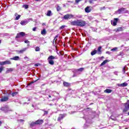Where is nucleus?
Wrapping results in <instances>:
<instances>
[{
	"label": "nucleus",
	"mask_w": 129,
	"mask_h": 129,
	"mask_svg": "<svg viewBox=\"0 0 129 129\" xmlns=\"http://www.w3.org/2000/svg\"><path fill=\"white\" fill-rule=\"evenodd\" d=\"M32 107H34V105H32Z\"/></svg>",
	"instance_id": "63"
},
{
	"label": "nucleus",
	"mask_w": 129,
	"mask_h": 129,
	"mask_svg": "<svg viewBox=\"0 0 129 129\" xmlns=\"http://www.w3.org/2000/svg\"><path fill=\"white\" fill-rule=\"evenodd\" d=\"M48 97H49V98H51V97H52V96H51V95H48Z\"/></svg>",
	"instance_id": "55"
},
{
	"label": "nucleus",
	"mask_w": 129,
	"mask_h": 129,
	"mask_svg": "<svg viewBox=\"0 0 129 129\" xmlns=\"http://www.w3.org/2000/svg\"><path fill=\"white\" fill-rule=\"evenodd\" d=\"M89 2L90 4H92V3H93V2H94V0H89Z\"/></svg>",
	"instance_id": "49"
},
{
	"label": "nucleus",
	"mask_w": 129,
	"mask_h": 129,
	"mask_svg": "<svg viewBox=\"0 0 129 129\" xmlns=\"http://www.w3.org/2000/svg\"><path fill=\"white\" fill-rule=\"evenodd\" d=\"M1 109L3 111H6V110H7L8 109V108H7L6 107H2Z\"/></svg>",
	"instance_id": "29"
},
{
	"label": "nucleus",
	"mask_w": 129,
	"mask_h": 129,
	"mask_svg": "<svg viewBox=\"0 0 129 129\" xmlns=\"http://www.w3.org/2000/svg\"><path fill=\"white\" fill-rule=\"evenodd\" d=\"M52 44H53V46H54V47H56V40H55V39H53L52 41Z\"/></svg>",
	"instance_id": "31"
},
{
	"label": "nucleus",
	"mask_w": 129,
	"mask_h": 129,
	"mask_svg": "<svg viewBox=\"0 0 129 129\" xmlns=\"http://www.w3.org/2000/svg\"><path fill=\"white\" fill-rule=\"evenodd\" d=\"M19 38H21V35H20V33H18L16 36V39H19Z\"/></svg>",
	"instance_id": "33"
},
{
	"label": "nucleus",
	"mask_w": 129,
	"mask_h": 129,
	"mask_svg": "<svg viewBox=\"0 0 129 129\" xmlns=\"http://www.w3.org/2000/svg\"><path fill=\"white\" fill-rule=\"evenodd\" d=\"M19 35H20V37H24L26 34L25 32H21L19 33Z\"/></svg>",
	"instance_id": "26"
},
{
	"label": "nucleus",
	"mask_w": 129,
	"mask_h": 129,
	"mask_svg": "<svg viewBox=\"0 0 129 129\" xmlns=\"http://www.w3.org/2000/svg\"><path fill=\"white\" fill-rule=\"evenodd\" d=\"M35 51H36V52H39V51H40V47L37 46L35 48Z\"/></svg>",
	"instance_id": "34"
},
{
	"label": "nucleus",
	"mask_w": 129,
	"mask_h": 129,
	"mask_svg": "<svg viewBox=\"0 0 129 129\" xmlns=\"http://www.w3.org/2000/svg\"><path fill=\"white\" fill-rule=\"evenodd\" d=\"M22 8H24L25 10L29 9V5H23Z\"/></svg>",
	"instance_id": "25"
},
{
	"label": "nucleus",
	"mask_w": 129,
	"mask_h": 129,
	"mask_svg": "<svg viewBox=\"0 0 129 129\" xmlns=\"http://www.w3.org/2000/svg\"><path fill=\"white\" fill-rule=\"evenodd\" d=\"M106 54H110V52H109V51H106Z\"/></svg>",
	"instance_id": "52"
},
{
	"label": "nucleus",
	"mask_w": 129,
	"mask_h": 129,
	"mask_svg": "<svg viewBox=\"0 0 129 129\" xmlns=\"http://www.w3.org/2000/svg\"><path fill=\"white\" fill-rule=\"evenodd\" d=\"M35 122L36 123V124H39L41 125L42 123H44V120L43 119H38L36 121H35Z\"/></svg>",
	"instance_id": "8"
},
{
	"label": "nucleus",
	"mask_w": 129,
	"mask_h": 129,
	"mask_svg": "<svg viewBox=\"0 0 129 129\" xmlns=\"http://www.w3.org/2000/svg\"><path fill=\"white\" fill-rule=\"evenodd\" d=\"M27 24H28V21H27L22 20L20 22V24H21L22 26H25V25H27Z\"/></svg>",
	"instance_id": "13"
},
{
	"label": "nucleus",
	"mask_w": 129,
	"mask_h": 129,
	"mask_svg": "<svg viewBox=\"0 0 129 129\" xmlns=\"http://www.w3.org/2000/svg\"><path fill=\"white\" fill-rule=\"evenodd\" d=\"M66 26L65 25H62L59 27V30H63L64 28H65Z\"/></svg>",
	"instance_id": "36"
},
{
	"label": "nucleus",
	"mask_w": 129,
	"mask_h": 129,
	"mask_svg": "<svg viewBox=\"0 0 129 129\" xmlns=\"http://www.w3.org/2000/svg\"><path fill=\"white\" fill-rule=\"evenodd\" d=\"M61 7L59 6L58 5H57V7L56 8L57 12H59V11H61Z\"/></svg>",
	"instance_id": "27"
},
{
	"label": "nucleus",
	"mask_w": 129,
	"mask_h": 129,
	"mask_svg": "<svg viewBox=\"0 0 129 129\" xmlns=\"http://www.w3.org/2000/svg\"><path fill=\"white\" fill-rule=\"evenodd\" d=\"M83 70H84V68H81L80 69L76 70V72H82V71H83Z\"/></svg>",
	"instance_id": "21"
},
{
	"label": "nucleus",
	"mask_w": 129,
	"mask_h": 129,
	"mask_svg": "<svg viewBox=\"0 0 129 129\" xmlns=\"http://www.w3.org/2000/svg\"><path fill=\"white\" fill-rule=\"evenodd\" d=\"M24 43H26V44H29V43H30V41L29 40H25L24 41Z\"/></svg>",
	"instance_id": "47"
},
{
	"label": "nucleus",
	"mask_w": 129,
	"mask_h": 129,
	"mask_svg": "<svg viewBox=\"0 0 129 129\" xmlns=\"http://www.w3.org/2000/svg\"><path fill=\"white\" fill-rule=\"evenodd\" d=\"M36 124H37L36 122H32L30 124V126H31V127H33V126H35V125H36Z\"/></svg>",
	"instance_id": "23"
},
{
	"label": "nucleus",
	"mask_w": 129,
	"mask_h": 129,
	"mask_svg": "<svg viewBox=\"0 0 129 129\" xmlns=\"http://www.w3.org/2000/svg\"><path fill=\"white\" fill-rule=\"evenodd\" d=\"M122 72L123 73H125V67H124L122 69Z\"/></svg>",
	"instance_id": "44"
},
{
	"label": "nucleus",
	"mask_w": 129,
	"mask_h": 129,
	"mask_svg": "<svg viewBox=\"0 0 129 129\" xmlns=\"http://www.w3.org/2000/svg\"><path fill=\"white\" fill-rule=\"evenodd\" d=\"M4 70V68L3 67H0V73H2L3 72V71Z\"/></svg>",
	"instance_id": "40"
},
{
	"label": "nucleus",
	"mask_w": 129,
	"mask_h": 129,
	"mask_svg": "<svg viewBox=\"0 0 129 129\" xmlns=\"http://www.w3.org/2000/svg\"><path fill=\"white\" fill-rule=\"evenodd\" d=\"M74 15L72 14H68L63 16L64 20H70V19H72L74 18Z\"/></svg>",
	"instance_id": "4"
},
{
	"label": "nucleus",
	"mask_w": 129,
	"mask_h": 129,
	"mask_svg": "<svg viewBox=\"0 0 129 129\" xmlns=\"http://www.w3.org/2000/svg\"><path fill=\"white\" fill-rule=\"evenodd\" d=\"M41 35H46V34H47V31H46V29H43L41 31Z\"/></svg>",
	"instance_id": "20"
},
{
	"label": "nucleus",
	"mask_w": 129,
	"mask_h": 129,
	"mask_svg": "<svg viewBox=\"0 0 129 129\" xmlns=\"http://www.w3.org/2000/svg\"><path fill=\"white\" fill-rule=\"evenodd\" d=\"M24 59H28V57L25 56V57H24Z\"/></svg>",
	"instance_id": "54"
},
{
	"label": "nucleus",
	"mask_w": 129,
	"mask_h": 129,
	"mask_svg": "<svg viewBox=\"0 0 129 129\" xmlns=\"http://www.w3.org/2000/svg\"><path fill=\"white\" fill-rule=\"evenodd\" d=\"M54 59H55V56L53 55H50L48 57L47 61H48V63L50 64V65H54V60H53Z\"/></svg>",
	"instance_id": "3"
},
{
	"label": "nucleus",
	"mask_w": 129,
	"mask_h": 129,
	"mask_svg": "<svg viewBox=\"0 0 129 129\" xmlns=\"http://www.w3.org/2000/svg\"><path fill=\"white\" fill-rule=\"evenodd\" d=\"M7 100H9V97H4L1 99V101L2 102H5V101H7Z\"/></svg>",
	"instance_id": "12"
},
{
	"label": "nucleus",
	"mask_w": 129,
	"mask_h": 129,
	"mask_svg": "<svg viewBox=\"0 0 129 129\" xmlns=\"http://www.w3.org/2000/svg\"><path fill=\"white\" fill-rule=\"evenodd\" d=\"M15 17L18 16V13H15Z\"/></svg>",
	"instance_id": "53"
},
{
	"label": "nucleus",
	"mask_w": 129,
	"mask_h": 129,
	"mask_svg": "<svg viewBox=\"0 0 129 129\" xmlns=\"http://www.w3.org/2000/svg\"><path fill=\"white\" fill-rule=\"evenodd\" d=\"M46 16H47V17H50V16H52V11H51V10H48L47 11Z\"/></svg>",
	"instance_id": "19"
},
{
	"label": "nucleus",
	"mask_w": 129,
	"mask_h": 129,
	"mask_svg": "<svg viewBox=\"0 0 129 129\" xmlns=\"http://www.w3.org/2000/svg\"><path fill=\"white\" fill-rule=\"evenodd\" d=\"M0 65H1V66H4V65H6L5 61L1 62H0Z\"/></svg>",
	"instance_id": "37"
},
{
	"label": "nucleus",
	"mask_w": 129,
	"mask_h": 129,
	"mask_svg": "<svg viewBox=\"0 0 129 129\" xmlns=\"http://www.w3.org/2000/svg\"><path fill=\"white\" fill-rule=\"evenodd\" d=\"M10 95V94H8V96Z\"/></svg>",
	"instance_id": "64"
},
{
	"label": "nucleus",
	"mask_w": 129,
	"mask_h": 129,
	"mask_svg": "<svg viewBox=\"0 0 129 129\" xmlns=\"http://www.w3.org/2000/svg\"><path fill=\"white\" fill-rule=\"evenodd\" d=\"M117 50V47H114L111 49V51H116Z\"/></svg>",
	"instance_id": "41"
},
{
	"label": "nucleus",
	"mask_w": 129,
	"mask_h": 129,
	"mask_svg": "<svg viewBox=\"0 0 129 129\" xmlns=\"http://www.w3.org/2000/svg\"><path fill=\"white\" fill-rule=\"evenodd\" d=\"M105 93H111L112 92V90H110L109 89H106L104 91Z\"/></svg>",
	"instance_id": "14"
},
{
	"label": "nucleus",
	"mask_w": 129,
	"mask_h": 129,
	"mask_svg": "<svg viewBox=\"0 0 129 129\" xmlns=\"http://www.w3.org/2000/svg\"><path fill=\"white\" fill-rule=\"evenodd\" d=\"M27 51V48H23V49H21L18 51L19 53L20 54H23L24 52H26Z\"/></svg>",
	"instance_id": "16"
},
{
	"label": "nucleus",
	"mask_w": 129,
	"mask_h": 129,
	"mask_svg": "<svg viewBox=\"0 0 129 129\" xmlns=\"http://www.w3.org/2000/svg\"><path fill=\"white\" fill-rule=\"evenodd\" d=\"M2 123H3V122H2V121H0V125L2 124Z\"/></svg>",
	"instance_id": "56"
},
{
	"label": "nucleus",
	"mask_w": 129,
	"mask_h": 129,
	"mask_svg": "<svg viewBox=\"0 0 129 129\" xmlns=\"http://www.w3.org/2000/svg\"><path fill=\"white\" fill-rule=\"evenodd\" d=\"M37 81H38V80H35V81L31 82L29 83V85H31V84H33V83H35V82H36Z\"/></svg>",
	"instance_id": "39"
},
{
	"label": "nucleus",
	"mask_w": 129,
	"mask_h": 129,
	"mask_svg": "<svg viewBox=\"0 0 129 129\" xmlns=\"http://www.w3.org/2000/svg\"><path fill=\"white\" fill-rule=\"evenodd\" d=\"M62 84L64 87H69L71 85L70 83L65 81L63 82Z\"/></svg>",
	"instance_id": "10"
},
{
	"label": "nucleus",
	"mask_w": 129,
	"mask_h": 129,
	"mask_svg": "<svg viewBox=\"0 0 129 129\" xmlns=\"http://www.w3.org/2000/svg\"><path fill=\"white\" fill-rule=\"evenodd\" d=\"M123 105H124V108L122 110V112L123 113H125L129 110V100H127L126 103L123 104Z\"/></svg>",
	"instance_id": "2"
},
{
	"label": "nucleus",
	"mask_w": 129,
	"mask_h": 129,
	"mask_svg": "<svg viewBox=\"0 0 129 129\" xmlns=\"http://www.w3.org/2000/svg\"><path fill=\"white\" fill-rule=\"evenodd\" d=\"M127 115H129V111L127 113Z\"/></svg>",
	"instance_id": "61"
},
{
	"label": "nucleus",
	"mask_w": 129,
	"mask_h": 129,
	"mask_svg": "<svg viewBox=\"0 0 129 129\" xmlns=\"http://www.w3.org/2000/svg\"><path fill=\"white\" fill-rule=\"evenodd\" d=\"M119 56H123V52H120L119 54H118Z\"/></svg>",
	"instance_id": "42"
},
{
	"label": "nucleus",
	"mask_w": 129,
	"mask_h": 129,
	"mask_svg": "<svg viewBox=\"0 0 129 129\" xmlns=\"http://www.w3.org/2000/svg\"><path fill=\"white\" fill-rule=\"evenodd\" d=\"M21 18V15H18L16 18H15V21H18Z\"/></svg>",
	"instance_id": "30"
},
{
	"label": "nucleus",
	"mask_w": 129,
	"mask_h": 129,
	"mask_svg": "<svg viewBox=\"0 0 129 129\" xmlns=\"http://www.w3.org/2000/svg\"><path fill=\"white\" fill-rule=\"evenodd\" d=\"M19 121H21V122H23V121H24V120L21 119L19 120Z\"/></svg>",
	"instance_id": "51"
},
{
	"label": "nucleus",
	"mask_w": 129,
	"mask_h": 129,
	"mask_svg": "<svg viewBox=\"0 0 129 129\" xmlns=\"http://www.w3.org/2000/svg\"><path fill=\"white\" fill-rule=\"evenodd\" d=\"M1 43H2V40H0V44H1Z\"/></svg>",
	"instance_id": "59"
},
{
	"label": "nucleus",
	"mask_w": 129,
	"mask_h": 129,
	"mask_svg": "<svg viewBox=\"0 0 129 129\" xmlns=\"http://www.w3.org/2000/svg\"><path fill=\"white\" fill-rule=\"evenodd\" d=\"M87 109H90V108H87Z\"/></svg>",
	"instance_id": "60"
},
{
	"label": "nucleus",
	"mask_w": 129,
	"mask_h": 129,
	"mask_svg": "<svg viewBox=\"0 0 129 129\" xmlns=\"http://www.w3.org/2000/svg\"><path fill=\"white\" fill-rule=\"evenodd\" d=\"M107 62H108V60L106 59L105 60H104L100 64V66H103L104 65H105Z\"/></svg>",
	"instance_id": "17"
},
{
	"label": "nucleus",
	"mask_w": 129,
	"mask_h": 129,
	"mask_svg": "<svg viewBox=\"0 0 129 129\" xmlns=\"http://www.w3.org/2000/svg\"><path fill=\"white\" fill-rule=\"evenodd\" d=\"M117 85L119 87H125V86H127L128 84L126 83H123L122 84H117Z\"/></svg>",
	"instance_id": "7"
},
{
	"label": "nucleus",
	"mask_w": 129,
	"mask_h": 129,
	"mask_svg": "<svg viewBox=\"0 0 129 129\" xmlns=\"http://www.w3.org/2000/svg\"><path fill=\"white\" fill-rule=\"evenodd\" d=\"M65 117V115L64 114H60L59 115V116L57 118V121H61L63 118Z\"/></svg>",
	"instance_id": "6"
},
{
	"label": "nucleus",
	"mask_w": 129,
	"mask_h": 129,
	"mask_svg": "<svg viewBox=\"0 0 129 129\" xmlns=\"http://www.w3.org/2000/svg\"><path fill=\"white\" fill-rule=\"evenodd\" d=\"M118 21V18H114L113 21H111V24L112 25V26H115L117 24Z\"/></svg>",
	"instance_id": "5"
},
{
	"label": "nucleus",
	"mask_w": 129,
	"mask_h": 129,
	"mask_svg": "<svg viewBox=\"0 0 129 129\" xmlns=\"http://www.w3.org/2000/svg\"><path fill=\"white\" fill-rule=\"evenodd\" d=\"M10 60H14L15 61H19V60H20V57L18 56H15L14 57L11 58Z\"/></svg>",
	"instance_id": "11"
},
{
	"label": "nucleus",
	"mask_w": 129,
	"mask_h": 129,
	"mask_svg": "<svg viewBox=\"0 0 129 129\" xmlns=\"http://www.w3.org/2000/svg\"><path fill=\"white\" fill-rule=\"evenodd\" d=\"M96 53H97V51L95 49L91 52V55L92 56H93V55H95V54H96Z\"/></svg>",
	"instance_id": "22"
},
{
	"label": "nucleus",
	"mask_w": 129,
	"mask_h": 129,
	"mask_svg": "<svg viewBox=\"0 0 129 129\" xmlns=\"http://www.w3.org/2000/svg\"><path fill=\"white\" fill-rule=\"evenodd\" d=\"M45 23H43V26H45Z\"/></svg>",
	"instance_id": "62"
},
{
	"label": "nucleus",
	"mask_w": 129,
	"mask_h": 129,
	"mask_svg": "<svg viewBox=\"0 0 129 129\" xmlns=\"http://www.w3.org/2000/svg\"><path fill=\"white\" fill-rule=\"evenodd\" d=\"M92 104H93V103H91L90 104V105H92Z\"/></svg>",
	"instance_id": "58"
},
{
	"label": "nucleus",
	"mask_w": 129,
	"mask_h": 129,
	"mask_svg": "<svg viewBox=\"0 0 129 129\" xmlns=\"http://www.w3.org/2000/svg\"><path fill=\"white\" fill-rule=\"evenodd\" d=\"M114 32L117 33V32H122L123 31V28L122 27H118L114 30Z\"/></svg>",
	"instance_id": "9"
},
{
	"label": "nucleus",
	"mask_w": 129,
	"mask_h": 129,
	"mask_svg": "<svg viewBox=\"0 0 129 129\" xmlns=\"http://www.w3.org/2000/svg\"><path fill=\"white\" fill-rule=\"evenodd\" d=\"M44 115H46V114H48V111H44Z\"/></svg>",
	"instance_id": "46"
},
{
	"label": "nucleus",
	"mask_w": 129,
	"mask_h": 129,
	"mask_svg": "<svg viewBox=\"0 0 129 129\" xmlns=\"http://www.w3.org/2000/svg\"><path fill=\"white\" fill-rule=\"evenodd\" d=\"M32 30L33 32H36V30H37V27H34Z\"/></svg>",
	"instance_id": "48"
},
{
	"label": "nucleus",
	"mask_w": 129,
	"mask_h": 129,
	"mask_svg": "<svg viewBox=\"0 0 129 129\" xmlns=\"http://www.w3.org/2000/svg\"><path fill=\"white\" fill-rule=\"evenodd\" d=\"M28 101H31V99H28Z\"/></svg>",
	"instance_id": "57"
},
{
	"label": "nucleus",
	"mask_w": 129,
	"mask_h": 129,
	"mask_svg": "<svg viewBox=\"0 0 129 129\" xmlns=\"http://www.w3.org/2000/svg\"><path fill=\"white\" fill-rule=\"evenodd\" d=\"M71 25L72 26H77L78 27L82 28L86 26V21L82 20H77L76 21L71 22Z\"/></svg>",
	"instance_id": "1"
},
{
	"label": "nucleus",
	"mask_w": 129,
	"mask_h": 129,
	"mask_svg": "<svg viewBox=\"0 0 129 129\" xmlns=\"http://www.w3.org/2000/svg\"><path fill=\"white\" fill-rule=\"evenodd\" d=\"M125 10V9L123 7H122L120 9H119L117 11L118 12H119V14H120L121 13H122V12H123Z\"/></svg>",
	"instance_id": "15"
},
{
	"label": "nucleus",
	"mask_w": 129,
	"mask_h": 129,
	"mask_svg": "<svg viewBox=\"0 0 129 129\" xmlns=\"http://www.w3.org/2000/svg\"><path fill=\"white\" fill-rule=\"evenodd\" d=\"M82 1H83V0H75V3L76 4H79V2H81Z\"/></svg>",
	"instance_id": "38"
},
{
	"label": "nucleus",
	"mask_w": 129,
	"mask_h": 129,
	"mask_svg": "<svg viewBox=\"0 0 129 129\" xmlns=\"http://www.w3.org/2000/svg\"><path fill=\"white\" fill-rule=\"evenodd\" d=\"M102 48V47L101 46H99L98 47V51L99 52V53H101V48Z\"/></svg>",
	"instance_id": "32"
},
{
	"label": "nucleus",
	"mask_w": 129,
	"mask_h": 129,
	"mask_svg": "<svg viewBox=\"0 0 129 129\" xmlns=\"http://www.w3.org/2000/svg\"><path fill=\"white\" fill-rule=\"evenodd\" d=\"M58 37H59V34H57L55 36V37L54 38V40L57 41V40H58Z\"/></svg>",
	"instance_id": "35"
},
{
	"label": "nucleus",
	"mask_w": 129,
	"mask_h": 129,
	"mask_svg": "<svg viewBox=\"0 0 129 129\" xmlns=\"http://www.w3.org/2000/svg\"><path fill=\"white\" fill-rule=\"evenodd\" d=\"M18 92H13L11 94V95L14 97V96H16L18 94Z\"/></svg>",
	"instance_id": "28"
},
{
	"label": "nucleus",
	"mask_w": 129,
	"mask_h": 129,
	"mask_svg": "<svg viewBox=\"0 0 129 129\" xmlns=\"http://www.w3.org/2000/svg\"><path fill=\"white\" fill-rule=\"evenodd\" d=\"M85 11L86 13H90V12H91V10L90 9H89V7H87L85 9Z\"/></svg>",
	"instance_id": "18"
},
{
	"label": "nucleus",
	"mask_w": 129,
	"mask_h": 129,
	"mask_svg": "<svg viewBox=\"0 0 129 129\" xmlns=\"http://www.w3.org/2000/svg\"><path fill=\"white\" fill-rule=\"evenodd\" d=\"M13 69L12 68H10L9 69H8L7 70V71H8V72H12V71H13Z\"/></svg>",
	"instance_id": "43"
},
{
	"label": "nucleus",
	"mask_w": 129,
	"mask_h": 129,
	"mask_svg": "<svg viewBox=\"0 0 129 129\" xmlns=\"http://www.w3.org/2000/svg\"><path fill=\"white\" fill-rule=\"evenodd\" d=\"M35 66H36V67H38V66H39V64L36 63V64H35Z\"/></svg>",
	"instance_id": "50"
},
{
	"label": "nucleus",
	"mask_w": 129,
	"mask_h": 129,
	"mask_svg": "<svg viewBox=\"0 0 129 129\" xmlns=\"http://www.w3.org/2000/svg\"><path fill=\"white\" fill-rule=\"evenodd\" d=\"M5 62V65H10V64H12V62L10 60H6Z\"/></svg>",
	"instance_id": "24"
},
{
	"label": "nucleus",
	"mask_w": 129,
	"mask_h": 129,
	"mask_svg": "<svg viewBox=\"0 0 129 129\" xmlns=\"http://www.w3.org/2000/svg\"><path fill=\"white\" fill-rule=\"evenodd\" d=\"M59 54H60L61 56H63V55H64V52H63V51H60V52H59Z\"/></svg>",
	"instance_id": "45"
}]
</instances>
